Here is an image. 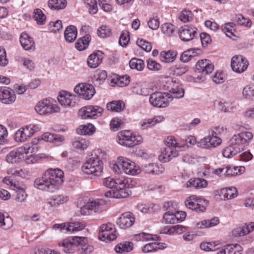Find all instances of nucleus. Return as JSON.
I'll return each mask as SVG.
<instances>
[{
    "label": "nucleus",
    "instance_id": "obj_59",
    "mask_svg": "<svg viewBox=\"0 0 254 254\" xmlns=\"http://www.w3.org/2000/svg\"><path fill=\"white\" fill-rule=\"evenodd\" d=\"M130 40V37L128 31L123 30L120 35L119 43L122 47H126L128 43Z\"/></svg>",
    "mask_w": 254,
    "mask_h": 254
},
{
    "label": "nucleus",
    "instance_id": "obj_53",
    "mask_svg": "<svg viewBox=\"0 0 254 254\" xmlns=\"http://www.w3.org/2000/svg\"><path fill=\"white\" fill-rule=\"evenodd\" d=\"M68 198L66 196L63 195H54L50 198L49 203L52 206L58 205L66 202Z\"/></svg>",
    "mask_w": 254,
    "mask_h": 254
},
{
    "label": "nucleus",
    "instance_id": "obj_31",
    "mask_svg": "<svg viewBox=\"0 0 254 254\" xmlns=\"http://www.w3.org/2000/svg\"><path fill=\"white\" fill-rule=\"evenodd\" d=\"M221 30L228 37L233 40H235V38L237 37L235 33L236 24L233 22H228L222 25Z\"/></svg>",
    "mask_w": 254,
    "mask_h": 254
},
{
    "label": "nucleus",
    "instance_id": "obj_2",
    "mask_svg": "<svg viewBox=\"0 0 254 254\" xmlns=\"http://www.w3.org/2000/svg\"><path fill=\"white\" fill-rule=\"evenodd\" d=\"M35 110L39 115L43 116H49L61 111L57 101L50 98L38 101L35 105Z\"/></svg>",
    "mask_w": 254,
    "mask_h": 254
},
{
    "label": "nucleus",
    "instance_id": "obj_30",
    "mask_svg": "<svg viewBox=\"0 0 254 254\" xmlns=\"http://www.w3.org/2000/svg\"><path fill=\"white\" fill-rule=\"evenodd\" d=\"M179 152L177 150H173L171 148H166L159 156V159L160 161L167 162L173 158L178 156Z\"/></svg>",
    "mask_w": 254,
    "mask_h": 254
},
{
    "label": "nucleus",
    "instance_id": "obj_22",
    "mask_svg": "<svg viewBox=\"0 0 254 254\" xmlns=\"http://www.w3.org/2000/svg\"><path fill=\"white\" fill-rule=\"evenodd\" d=\"M104 53L101 51H97L90 54L87 59V64L90 68H96L102 62Z\"/></svg>",
    "mask_w": 254,
    "mask_h": 254
},
{
    "label": "nucleus",
    "instance_id": "obj_63",
    "mask_svg": "<svg viewBox=\"0 0 254 254\" xmlns=\"http://www.w3.org/2000/svg\"><path fill=\"white\" fill-rule=\"evenodd\" d=\"M191 11L187 10H182L179 15V19L183 22L186 23L190 21L192 18Z\"/></svg>",
    "mask_w": 254,
    "mask_h": 254
},
{
    "label": "nucleus",
    "instance_id": "obj_42",
    "mask_svg": "<svg viewBox=\"0 0 254 254\" xmlns=\"http://www.w3.org/2000/svg\"><path fill=\"white\" fill-rule=\"evenodd\" d=\"M125 107L124 103L120 100L113 101L107 104V108L112 112H119L123 111Z\"/></svg>",
    "mask_w": 254,
    "mask_h": 254
},
{
    "label": "nucleus",
    "instance_id": "obj_52",
    "mask_svg": "<svg viewBox=\"0 0 254 254\" xmlns=\"http://www.w3.org/2000/svg\"><path fill=\"white\" fill-rule=\"evenodd\" d=\"M33 17L39 25H43L46 21V17L43 11L39 8L35 9L33 12Z\"/></svg>",
    "mask_w": 254,
    "mask_h": 254
},
{
    "label": "nucleus",
    "instance_id": "obj_23",
    "mask_svg": "<svg viewBox=\"0 0 254 254\" xmlns=\"http://www.w3.org/2000/svg\"><path fill=\"white\" fill-rule=\"evenodd\" d=\"M195 66L197 71L204 75L211 73L214 69L212 64L206 59L199 60Z\"/></svg>",
    "mask_w": 254,
    "mask_h": 254
},
{
    "label": "nucleus",
    "instance_id": "obj_8",
    "mask_svg": "<svg viewBox=\"0 0 254 254\" xmlns=\"http://www.w3.org/2000/svg\"><path fill=\"white\" fill-rule=\"evenodd\" d=\"M222 143L221 138L209 132V134L197 142L198 147L210 149L219 146Z\"/></svg>",
    "mask_w": 254,
    "mask_h": 254
},
{
    "label": "nucleus",
    "instance_id": "obj_62",
    "mask_svg": "<svg viewBox=\"0 0 254 254\" xmlns=\"http://www.w3.org/2000/svg\"><path fill=\"white\" fill-rule=\"evenodd\" d=\"M119 164V157L116 161H113L110 164V168L117 174H120L124 172L122 165Z\"/></svg>",
    "mask_w": 254,
    "mask_h": 254
},
{
    "label": "nucleus",
    "instance_id": "obj_40",
    "mask_svg": "<svg viewBox=\"0 0 254 254\" xmlns=\"http://www.w3.org/2000/svg\"><path fill=\"white\" fill-rule=\"evenodd\" d=\"M14 190L16 193V198L15 199L19 202H23L26 199L27 194L25 192V189L26 187L25 185L20 186L19 185H14Z\"/></svg>",
    "mask_w": 254,
    "mask_h": 254
},
{
    "label": "nucleus",
    "instance_id": "obj_54",
    "mask_svg": "<svg viewBox=\"0 0 254 254\" xmlns=\"http://www.w3.org/2000/svg\"><path fill=\"white\" fill-rule=\"evenodd\" d=\"M163 222L167 224H175L178 222V216L170 211L166 212L163 215Z\"/></svg>",
    "mask_w": 254,
    "mask_h": 254
},
{
    "label": "nucleus",
    "instance_id": "obj_35",
    "mask_svg": "<svg viewBox=\"0 0 254 254\" xmlns=\"http://www.w3.org/2000/svg\"><path fill=\"white\" fill-rule=\"evenodd\" d=\"M104 185L105 186L110 188L111 189L118 188V186L120 185V187H125V183L123 181L120 179H115L112 177H107L104 180Z\"/></svg>",
    "mask_w": 254,
    "mask_h": 254
},
{
    "label": "nucleus",
    "instance_id": "obj_49",
    "mask_svg": "<svg viewBox=\"0 0 254 254\" xmlns=\"http://www.w3.org/2000/svg\"><path fill=\"white\" fill-rule=\"evenodd\" d=\"M245 171L244 166L231 167L228 166L227 176H235L242 174Z\"/></svg>",
    "mask_w": 254,
    "mask_h": 254
},
{
    "label": "nucleus",
    "instance_id": "obj_9",
    "mask_svg": "<svg viewBox=\"0 0 254 254\" xmlns=\"http://www.w3.org/2000/svg\"><path fill=\"white\" fill-rule=\"evenodd\" d=\"M103 109L98 106H87L79 110V116L82 119H96L102 115Z\"/></svg>",
    "mask_w": 254,
    "mask_h": 254
},
{
    "label": "nucleus",
    "instance_id": "obj_7",
    "mask_svg": "<svg viewBox=\"0 0 254 254\" xmlns=\"http://www.w3.org/2000/svg\"><path fill=\"white\" fill-rule=\"evenodd\" d=\"M40 128L34 125H29L20 128L15 133L14 139L17 142H23L30 138Z\"/></svg>",
    "mask_w": 254,
    "mask_h": 254
},
{
    "label": "nucleus",
    "instance_id": "obj_4",
    "mask_svg": "<svg viewBox=\"0 0 254 254\" xmlns=\"http://www.w3.org/2000/svg\"><path fill=\"white\" fill-rule=\"evenodd\" d=\"M103 169V161L99 158L93 156L88 158L82 167V170L85 174L95 176L101 175Z\"/></svg>",
    "mask_w": 254,
    "mask_h": 254
},
{
    "label": "nucleus",
    "instance_id": "obj_11",
    "mask_svg": "<svg viewBox=\"0 0 254 254\" xmlns=\"http://www.w3.org/2000/svg\"><path fill=\"white\" fill-rule=\"evenodd\" d=\"M117 238L115 225L111 223L104 224L100 228L99 238L103 241L115 240Z\"/></svg>",
    "mask_w": 254,
    "mask_h": 254
},
{
    "label": "nucleus",
    "instance_id": "obj_12",
    "mask_svg": "<svg viewBox=\"0 0 254 254\" xmlns=\"http://www.w3.org/2000/svg\"><path fill=\"white\" fill-rule=\"evenodd\" d=\"M74 91L79 97L85 100L91 99L95 93L94 86L88 83H81L77 85L74 88Z\"/></svg>",
    "mask_w": 254,
    "mask_h": 254
},
{
    "label": "nucleus",
    "instance_id": "obj_5",
    "mask_svg": "<svg viewBox=\"0 0 254 254\" xmlns=\"http://www.w3.org/2000/svg\"><path fill=\"white\" fill-rule=\"evenodd\" d=\"M34 150V147L30 144H25L7 154L5 158L6 161L11 164L19 163L24 160L25 154L29 152L33 153L35 151Z\"/></svg>",
    "mask_w": 254,
    "mask_h": 254
},
{
    "label": "nucleus",
    "instance_id": "obj_17",
    "mask_svg": "<svg viewBox=\"0 0 254 254\" xmlns=\"http://www.w3.org/2000/svg\"><path fill=\"white\" fill-rule=\"evenodd\" d=\"M169 99L172 101L173 99H180L184 97L185 89L180 82L176 80L172 81V85L169 90Z\"/></svg>",
    "mask_w": 254,
    "mask_h": 254
},
{
    "label": "nucleus",
    "instance_id": "obj_57",
    "mask_svg": "<svg viewBox=\"0 0 254 254\" xmlns=\"http://www.w3.org/2000/svg\"><path fill=\"white\" fill-rule=\"evenodd\" d=\"M84 4L90 14H94L97 13L98 6L96 0H85Z\"/></svg>",
    "mask_w": 254,
    "mask_h": 254
},
{
    "label": "nucleus",
    "instance_id": "obj_34",
    "mask_svg": "<svg viewBox=\"0 0 254 254\" xmlns=\"http://www.w3.org/2000/svg\"><path fill=\"white\" fill-rule=\"evenodd\" d=\"M219 223V219L217 217H214L211 219L204 220L198 222L195 224V227L199 229L210 228L216 226Z\"/></svg>",
    "mask_w": 254,
    "mask_h": 254
},
{
    "label": "nucleus",
    "instance_id": "obj_13",
    "mask_svg": "<svg viewBox=\"0 0 254 254\" xmlns=\"http://www.w3.org/2000/svg\"><path fill=\"white\" fill-rule=\"evenodd\" d=\"M169 93L156 92L151 94L149 98L150 104L157 108H165L170 102Z\"/></svg>",
    "mask_w": 254,
    "mask_h": 254
},
{
    "label": "nucleus",
    "instance_id": "obj_15",
    "mask_svg": "<svg viewBox=\"0 0 254 254\" xmlns=\"http://www.w3.org/2000/svg\"><path fill=\"white\" fill-rule=\"evenodd\" d=\"M248 66V62L242 56H234L231 60V67L233 70L238 73L245 71Z\"/></svg>",
    "mask_w": 254,
    "mask_h": 254
},
{
    "label": "nucleus",
    "instance_id": "obj_25",
    "mask_svg": "<svg viewBox=\"0 0 254 254\" xmlns=\"http://www.w3.org/2000/svg\"><path fill=\"white\" fill-rule=\"evenodd\" d=\"M89 145V141L83 137L75 138L72 141V149L78 152L82 153L86 150Z\"/></svg>",
    "mask_w": 254,
    "mask_h": 254
},
{
    "label": "nucleus",
    "instance_id": "obj_21",
    "mask_svg": "<svg viewBox=\"0 0 254 254\" xmlns=\"http://www.w3.org/2000/svg\"><path fill=\"white\" fill-rule=\"evenodd\" d=\"M142 171L145 174L159 175L164 171V168L161 164L156 163H149L142 165Z\"/></svg>",
    "mask_w": 254,
    "mask_h": 254
},
{
    "label": "nucleus",
    "instance_id": "obj_48",
    "mask_svg": "<svg viewBox=\"0 0 254 254\" xmlns=\"http://www.w3.org/2000/svg\"><path fill=\"white\" fill-rule=\"evenodd\" d=\"M12 219L9 216L5 217L3 214L0 212V227L6 230L12 227Z\"/></svg>",
    "mask_w": 254,
    "mask_h": 254
},
{
    "label": "nucleus",
    "instance_id": "obj_64",
    "mask_svg": "<svg viewBox=\"0 0 254 254\" xmlns=\"http://www.w3.org/2000/svg\"><path fill=\"white\" fill-rule=\"evenodd\" d=\"M129 82V76L126 75L118 77L116 79L115 83L118 86L124 87L128 85Z\"/></svg>",
    "mask_w": 254,
    "mask_h": 254
},
{
    "label": "nucleus",
    "instance_id": "obj_45",
    "mask_svg": "<svg viewBox=\"0 0 254 254\" xmlns=\"http://www.w3.org/2000/svg\"><path fill=\"white\" fill-rule=\"evenodd\" d=\"M241 152L239 148L236 147L230 143V145L225 147L222 151V154L224 157L230 158Z\"/></svg>",
    "mask_w": 254,
    "mask_h": 254
},
{
    "label": "nucleus",
    "instance_id": "obj_26",
    "mask_svg": "<svg viewBox=\"0 0 254 254\" xmlns=\"http://www.w3.org/2000/svg\"><path fill=\"white\" fill-rule=\"evenodd\" d=\"M217 192L220 198L222 200L233 199L238 195L237 189L234 187L222 189Z\"/></svg>",
    "mask_w": 254,
    "mask_h": 254
},
{
    "label": "nucleus",
    "instance_id": "obj_20",
    "mask_svg": "<svg viewBox=\"0 0 254 254\" xmlns=\"http://www.w3.org/2000/svg\"><path fill=\"white\" fill-rule=\"evenodd\" d=\"M197 29L188 25L182 27L179 31L181 39L184 41H189L194 39L197 34Z\"/></svg>",
    "mask_w": 254,
    "mask_h": 254
},
{
    "label": "nucleus",
    "instance_id": "obj_32",
    "mask_svg": "<svg viewBox=\"0 0 254 254\" xmlns=\"http://www.w3.org/2000/svg\"><path fill=\"white\" fill-rule=\"evenodd\" d=\"M242 247L238 244L227 245L217 253V254H241Z\"/></svg>",
    "mask_w": 254,
    "mask_h": 254
},
{
    "label": "nucleus",
    "instance_id": "obj_43",
    "mask_svg": "<svg viewBox=\"0 0 254 254\" xmlns=\"http://www.w3.org/2000/svg\"><path fill=\"white\" fill-rule=\"evenodd\" d=\"M133 249V244L129 242H124L117 245L115 248V251L117 253H127Z\"/></svg>",
    "mask_w": 254,
    "mask_h": 254
},
{
    "label": "nucleus",
    "instance_id": "obj_6",
    "mask_svg": "<svg viewBox=\"0 0 254 254\" xmlns=\"http://www.w3.org/2000/svg\"><path fill=\"white\" fill-rule=\"evenodd\" d=\"M208 203L205 198L195 195L190 196L185 201V205L188 208L198 213L204 212Z\"/></svg>",
    "mask_w": 254,
    "mask_h": 254
},
{
    "label": "nucleus",
    "instance_id": "obj_27",
    "mask_svg": "<svg viewBox=\"0 0 254 254\" xmlns=\"http://www.w3.org/2000/svg\"><path fill=\"white\" fill-rule=\"evenodd\" d=\"M74 98V95L65 91L60 92L58 97L59 102L62 106L64 107L70 106L72 104Z\"/></svg>",
    "mask_w": 254,
    "mask_h": 254
},
{
    "label": "nucleus",
    "instance_id": "obj_37",
    "mask_svg": "<svg viewBox=\"0 0 254 254\" xmlns=\"http://www.w3.org/2000/svg\"><path fill=\"white\" fill-rule=\"evenodd\" d=\"M90 41V36L86 35L77 40V42L75 43V47L78 51H83L87 48Z\"/></svg>",
    "mask_w": 254,
    "mask_h": 254
},
{
    "label": "nucleus",
    "instance_id": "obj_50",
    "mask_svg": "<svg viewBox=\"0 0 254 254\" xmlns=\"http://www.w3.org/2000/svg\"><path fill=\"white\" fill-rule=\"evenodd\" d=\"M129 67L131 69H136L138 71H141L144 68V62L141 59L133 58L129 62Z\"/></svg>",
    "mask_w": 254,
    "mask_h": 254
},
{
    "label": "nucleus",
    "instance_id": "obj_18",
    "mask_svg": "<svg viewBox=\"0 0 254 254\" xmlns=\"http://www.w3.org/2000/svg\"><path fill=\"white\" fill-rule=\"evenodd\" d=\"M125 186H126L125 185ZM130 194V191L128 188L126 187H121L120 185L118 186V188H116L115 190H110L105 193L106 197L115 198H126Z\"/></svg>",
    "mask_w": 254,
    "mask_h": 254
},
{
    "label": "nucleus",
    "instance_id": "obj_29",
    "mask_svg": "<svg viewBox=\"0 0 254 254\" xmlns=\"http://www.w3.org/2000/svg\"><path fill=\"white\" fill-rule=\"evenodd\" d=\"M167 148H171L173 150H177L178 152L183 150L186 148L185 144H181L174 136H168L165 139Z\"/></svg>",
    "mask_w": 254,
    "mask_h": 254
},
{
    "label": "nucleus",
    "instance_id": "obj_33",
    "mask_svg": "<svg viewBox=\"0 0 254 254\" xmlns=\"http://www.w3.org/2000/svg\"><path fill=\"white\" fill-rule=\"evenodd\" d=\"M77 30L76 27L70 25L66 27L64 31V38L68 43L73 42L77 37Z\"/></svg>",
    "mask_w": 254,
    "mask_h": 254
},
{
    "label": "nucleus",
    "instance_id": "obj_14",
    "mask_svg": "<svg viewBox=\"0 0 254 254\" xmlns=\"http://www.w3.org/2000/svg\"><path fill=\"white\" fill-rule=\"evenodd\" d=\"M119 165H122L124 172L127 174L135 176L141 172L140 167L130 159L123 157H119Z\"/></svg>",
    "mask_w": 254,
    "mask_h": 254
},
{
    "label": "nucleus",
    "instance_id": "obj_56",
    "mask_svg": "<svg viewBox=\"0 0 254 254\" xmlns=\"http://www.w3.org/2000/svg\"><path fill=\"white\" fill-rule=\"evenodd\" d=\"M103 201L102 200L96 199L89 202H88L86 204L89 207L90 211L96 212L100 210L101 206L103 204Z\"/></svg>",
    "mask_w": 254,
    "mask_h": 254
},
{
    "label": "nucleus",
    "instance_id": "obj_41",
    "mask_svg": "<svg viewBox=\"0 0 254 254\" xmlns=\"http://www.w3.org/2000/svg\"><path fill=\"white\" fill-rule=\"evenodd\" d=\"M136 208L137 210L142 213H153L159 209V206L154 204H138Z\"/></svg>",
    "mask_w": 254,
    "mask_h": 254
},
{
    "label": "nucleus",
    "instance_id": "obj_24",
    "mask_svg": "<svg viewBox=\"0 0 254 254\" xmlns=\"http://www.w3.org/2000/svg\"><path fill=\"white\" fill-rule=\"evenodd\" d=\"M19 41L21 45L25 50L33 52L35 50V44L33 39L26 33H21Z\"/></svg>",
    "mask_w": 254,
    "mask_h": 254
},
{
    "label": "nucleus",
    "instance_id": "obj_28",
    "mask_svg": "<svg viewBox=\"0 0 254 254\" xmlns=\"http://www.w3.org/2000/svg\"><path fill=\"white\" fill-rule=\"evenodd\" d=\"M0 102L3 104H11L15 101L16 96L13 90L3 87Z\"/></svg>",
    "mask_w": 254,
    "mask_h": 254
},
{
    "label": "nucleus",
    "instance_id": "obj_39",
    "mask_svg": "<svg viewBox=\"0 0 254 254\" xmlns=\"http://www.w3.org/2000/svg\"><path fill=\"white\" fill-rule=\"evenodd\" d=\"M65 230L70 233H74L83 230L85 225L83 222H67L66 223Z\"/></svg>",
    "mask_w": 254,
    "mask_h": 254
},
{
    "label": "nucleus",
    "instance_id": "obj_3",
    "mask_svg": "<svg viewBox=\"0 0 254 254\" xmlns=\"http://www.w3.org/2000/svg\"><path fill=\"white\" fill-rule=\"evenodd\" d=\"M117 141L121 145L132 147L142 143L143 138L141 135L132 133L129 130H124L118 133Z\"/></svg>",
    "mask_w": 254,
    "mask_h": 254
},
{
    "label": "nucleus",
    "instance_id": "obj_51",
    "mask_svg": "<svg viewBox=\"0 0 254 254\" xmlns=\"http://www.w3.org/2000/svg\"><path fill=\"white\" fill-rule=\"evenodd\" d=\"M112 29L108 25H102L97 30L98 35L102 38H107L112 35Z\"/></svg>",
    "mask_w": 254,
    "mask_h": 254
},
{
    "label": "nucleus",
    "instance_id": "obj_36",
    "mask_svg": "<svg viewBox=\"0 0 254 254\" xmlns=\"http://www.w3.org/2000/svg\"><path fill=\"white\" fill-rule=\"evenodd\" d=\"M186 185L187 188H204L207 186V182L205 180L199 178L191 179Z\"/></svg>",
    "mask_w": 254,
    "mask_h": 254
},
{
    "label": "nucleus",
    "instance_id": "obj_47",
    "mask_svg": "<svg viewBox=\"0 0 254 254\" xmlns=\"http://www.w3.org/2000/svg\"><path fill=\"white\" fill-rule=\"evenodd\" d=\"M220 243L218 242H203L201 243L200 248L204 251H214L219 248Z\"/></svg>",
    "mask_w": 254,
    "mask_h": 254
},
{
    "label": "nucleus",
    "instance_id": "obj_44",
    "mask_svg": "<svg viewBox=\"0 0 254 254\" xmlns=\"http://www.w3.org/2000/svg\"><path fill=\"white\" fill-rule=\"evenodd\" d=\"M176 57V53L172 51H162L160 54V60L164 63H171L173 62Z\"/></svg>",
    "mask_w": 254,
    "mask_h": 254
},
{
    "label": "nucleus",
    "instance_id": "obj_58",
    "mask_svg": "<svg viewBox=\"0 0 254 254\" xmlns=\"http://www.w3.org/2000/svg\"><path fill=\"white\" fill-rule=\"evenodd\" d=\"M243 96L248 100H251L254 97V85H248L243 90Z\"/></svg>",
    "mask_w": 254,
    "mask_h": 254
},
{
    "label": "nucleus",
    "instance_id": "obj_16",
    "mask_svg": "<svg viewBox=\"0 0 254 254\" xmlns=\"http://www.w3.org/2000/svg\"><path fill=\"white\" fill-rule=\"evenodd\" d=\"M135 217L132 213L126 212L117 219L116 223L121 229H126L131 227L134 223Z\"/></svg>",
    "mask_w": 254,
    "mask_h": 254
},
{
    "label": "nucleus",
    "instance_id": "obj_46",
    "mask_svg": "<svg viewBox=\"0 0 254 254\" xmlns=\"http://www.w3.org/2000/svg\"><path fill=\"white\" fill-rule=\"evenodd\" d=\"M230 143L236 147L239 148L241 151L246 145L239 133L234 135L230 140Z\"/></svg>",
    "mask_w": 254,
    "mask_h": 254
},
{
    "label": "nucleus",
    "instance_id": "obj_38",
    "mask_svg": "<svg viewBox=\"0 0 254 254\" xmlns=\"http://www.w3.org/2000/svg\"><path fill=\"white\" fill-rule=\"evenodd\" d=\"M95 130V127L91 124L81 125L76 130L77 132L79 134L88 135H92Z\"/></svg>",
    "mask_w": 254,
    "mask_h": 254
},
{
    "label": "nucleus",
    "instance_id": "obj_61",
    "mask_svg": "<svg viewBox=\"0 0 254 254\" xmlns=\"http://www.w3.org/2000/svg\"><path fill=\"white\" fill-rule=\"evenodd\" d=\"M175 29V26L171 23H166L161 26L162 32L167 36L172 35Z\"/></svg>",
    "mask_w": 254,
    "mask_h": 254
},
{
    "label": "nucleus",
    "instance_id": "obj_19",
    "mask_svg": "<svg viewBox=\"0 0 254 254\" xmlns=\"http://www.w3.org/2000/svg\"><path fill=\"white\" fill-rule=\"evenodd\" d=\"M34 186L39 190L47 191L51 192H54V188L53 185H51L46 173L44 176L35 180Z\"/></svg>",
    "mask_w": 254,
    "mask_h": 254
},
{
    "label": "nucleus",
    "instance_id": "obj_55",
    "mask_svg": "<svg viewBox=\"0 0 254 254\" xmlns=\"http://www.w3.org/2000/svg\"><path fill=\"white\" fill-rule=\"evenodd\" d=\"M66 0H49L48 6L50 8L61 9L65 7Z\"/></svg>",
    "mask_w": 254,
    "mask_h": 254
},
{
    "label": "nucleus",
    "instance_id": "obj_1",
    "mask_svg": "<svg viewBox=\"0 0 254 254\" xmlns=\"http://www.w3.org/2000/svg\"><path fill=\"white\" fill-rule=\"evenodd\" d=\"M59 246L68 254L73 253L77 247L81 249L82 253L85 254L91 252L93 250V248L88 245L87 238L84 237H68L61 241Z\"/></svg>",
    "mask_w": 254,
    "mask_h": 254
},
{
    "label": "nucleus",
    "instance_id": "obj_10",
    "mask_svg": "<svg viewBox=\"0 0 254 254\" xmlns=\"http://www.w3.org/2000/svg\"><path fill=\"white\" fill-rule=\"evenodd\" d=\"M45 173L55 191L64 181V172L60 169H49Z\"/></svg>",
    "mask_w": 254,
    "mask_h": 254
},
{
    "label": "nucleus",
    "instance_id": "obj_60",
    "mask_svg": "<svg viewBox=\"0 0 254 254\" xmlns=\"http://www.w3.org/2000/svg\"><path fill=\"white\" fill-rule=\"evenodd\" d=\"M236 21L238 24L247 27H251L252 25V21L249 19L245 17L242 14H239L236 16Z\"/></svg>",
    "mask_w": 254,
    "mask_h": 254
}]
</instances>
